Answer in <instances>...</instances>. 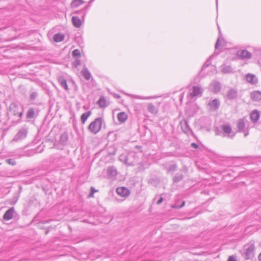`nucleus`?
<instances>
[{"label": "nucleus", "mask_w": 261, "mask_h": 261, "mask_svg": "<svg viewBox=\"0 0 261 261\" xmlns=\"http://www.w3.org/2000/svg\"><path fill=\"white\" fill-rule=\"evenodd\" d=\"M103 122L104 120L102 118H97L89 124L88 129L91 133L96 134L100 130Z\"/></svg>", "instance_id": "obj_1"}, {"label": "nucleus", "mask_w": 261, "mask_h": 261, "mask_svg": "<svg viewBox=\"0 0 261 261\" xmlns=\"http://www.w3.org/2000/svg\"><path fill=\"white\" fill-rule=\"evenodd\" d=\"M255 246L254 244L249 245L245 249L244 258L246 260L251 259L254 257Z\"/></svg>", "instance_id": "obj_2"}, {"label": "nucleus", "mask_w": 261, "mask_h": 261, "mask_svg": "<svg viewBox=\"0 0 261 261\" xmlns=\"http://www.w3.org/2000/svg\"><path fill=\"white\" fill-rule=\"evenodd\" d=\"M28 134V130L25 128L20 129L14 136L13 141L17 142L26 138Z\"/></svg>", "instance_id": "obj_3"}, {"label": "nucleus", "mask_w": 261, "mask_h": 261, "mask_svg": "<svg viewBox=\"0 0 261 261\" xmlns=\"http://www.w3.org/2000/svg\"><path fill=\"white\" fill-rule=\"evenodd\" d=\"M9 111L14 116H18L21 118L23 114L22 111L18 112V107L15 102H11L9 106Z\"/></svg>", "instance_id": "obj_4"}, {"label": "nucleus", "mask_w": 261, "mask_h": 261, "mask_svg": "<svg viewBox=\"0 0 261 261\" xmlns=\"http://www.w3.org/2000/svg\"><path fill=\"white\" fill-rule=\"evenodd\" d=\"M39 111L38 109L34 108H30L28 109L27 114L26 118L29 120L36 118L38 115Z\"/></svg>", "instance_id": "obj_5"}, {"label": "nucleus", "mask_w": 261, "mask_h": 261, "mask_svg": "<svg viewBox=\"0 0 261 261\" xmlns=\"http://www.w3.org/2000/svg\"><path fill=\"white\" fill-rule=\"evenodd\" d=\"M15 214H17V213L15 212L14 207H11L5 213L3 218L5 220L9 221L12 219Z\"/></svg>", "instance_id": "obj_6"}, {"label": "nucleus", "mask_w": 261, "mask_h": 261, "mask_svg": "<svg viewBox=\"0 0 261 261\" xmlns=\"http://www.w3.org/2000/svg\"><path fill=\"white\" fill-rule=\"evenodd\" d=\"M116 191L118 195L122 197H126L130 194V191L124 187L117 188Z\"/></svg>", "instance_id": "obj_7"}, {"label": "nucleus", "mask_w": 261, "mask_h": 261, "mask_svg": "<svg viewBox=\"0 0 261 261\" xmlns=\"http://www.w3.org/2000/svg\"><path fill=\"white\" fill-rule=\"evenodd\" d=\"M246 81L251 85H256L257 83V79L255 75L248 73L245 76Z\"/></svg>", "instance_id": "obj_8"}, {"label": "nucleus", "mask_w": 261, "mask_h": 261, "mask_svg": "<svg viewBox=\"0 0 261 261\" xmlns=\"http://www.w3.org/2000/svg\"><path fill=\"white\" fill-rule=\"evenodd\" d=\"M259 116V113L258 110H254L252 111L250 114L251 122L253 123H257L258 121Z\"/></svg>", "instance_id": "obj_9"}, {"label": "nucleus", "mask_w": 261, "mask_h": 261, "mask_svg": "<svg viewBox=\"0 0 261 261\" xmlns=\"http://www.w3.org/2000/svg\"><path fill=\"white\" fill-rule=\"evenodd\" d=\"M180 125L182 131L185 134H188L190 130V127L187 120H184L180 122Z\"/></svg>", "instance_id": "obj_10"}, {"label": "nucleus", "mask_w": 261, "mask_h": 261, "mask_svg": "<svg viewBox=\"0 0 261 261\" xmlns=\"http://www.w3.org/2000/svg\"><path fill=\"white\" fill-rule=\"evenodd\" d=\"M238 95V91L237 90L231 88L227 91L226 93V98L229 100H232L237 98Z\"/></svg>", "instance_id": "obj_11"}, {"label": "nucleus", "mask_w": 261, "mask_h": 261, "mask_svg": "<svg viewBox=\"0 0 261 261\" xmlns=\"http://www.w3.org/2000/svg\"><path fill=\"white\" fill-rule=\"evenodd\" d=\"M202 93V90L199 86H193V91L190 93V96L192 97H194L197 96L199 95L201 96Z\"/></svg>", "instance_id": "obj_12"}, {"label": "nucleus", "mask_w": 261, "mask_h": 261, "mask_svg": "<svg viewBox=\"0 0 261 261\" xmlns=\"http://www.w3.org/2000/svg\"><path fill=\"white\" fill-rule=\"evenodd\" d=\"M251 99L253 101H258L261 100V92L253 91L250 93Z\"/></svg>", "instance_id": "obj_13"}, {"label": "nucleus", "mask_w": 261, "mask_h": 261, "mask_svg": "<svg viewBox=\"0 0 261 261\" xmlns=\"http://www.w3.org/2000/svg\"><path fill=\"white\" fill-rule=\"evenodd\" d=\"M68 140V134L67 133L64 132V133L61 134L59 143L60 144L63 146H65L67 144Z\"/></svg>", "instance_id": "obj_14"}, {"label": "nucleus", "mask_w": 261, "mask_h": 261, "mask_svg": "<svg viewBox=\"0 0 261 261\" xmlns=\"http://www.w3.org/2000/svg\"><path fill=\"white\" fill-rule=\"evenodd\" d=\"M238 55L241 59H250L251 57V53L245 49L238 52Z\"/></svg>", "instance_id": "obj_15"}, {"label": "nucleus", "mask_w": 261, "mask_h": 261, "mask_svg": "<svg viewBox=\"0 0 261 261\" xmlns=\"http://www.w3.org/2000/svg\"><path fill=\"white\" fill-rule=\"evenodd\" d=\"M58 81L62 88L65 89L67 91H69V88L67 84L66 80L63 76L58 77Z\"/></svg>", "instance_id": "obj_16"}, {"label": "nucleus", "mask_w": 261, "mask_h": 261, "mask_svg": "<svg viewBox=\"0 0 261 261\" xmlns=\"http://www.w3.org/2000/svg\"><path fill=\"white\" fill-rule=\"evenodd\" d=\"M117 172L116 169L114 167L111 166L108 167L107 169V175L110 178H113L115 177L117 175Z\"/></svg>", "instance_id": "obj_17"}, {"label": "nucleus", "mask_w": 261, "mask_h": 261, "mask_svg": "<svg viewBox=\"0 0 261 261\" xmlns=\"http://www.w3.org/2000/svg\"><path fill=\"white\" fill-rule=\"evenodd\" d=\"M117 119L121 123H124L127 119V115L124 112H120L117 114Z\"/></svg>", "instance_id": "obj_18"}, {"label": "nucleus", "mask_w": 261, "mask_h": 261, "mask_svg": "<svg viewBox=\"0 0 261 261\" xmlns=\"http://www.w3.org/2000/svg\"><path fill=\"white\" fill-rule=\"evenodd\" d=\"M208 105L213 110H217L220 106V101L218 99H215L210 102Z\"/></svg>", "instance_id": "obj_19"}, {"label": "nucleus", "mask_w": 261, "mask_h": 261, "mask_svg": "<svg viewBox=\"0 0 261 261\" xmlns=\"http://www.w3.org/2000/svg\"><path fill=\"white\" fill-rule=\"evenodd\" d=\"M71 20L73 25L75 28H79L81 26V20L77 16H72Z\"/></svg>", "instance_id": "obj_20"}, {"label": "nucleus", "mask_w": 261, "mask_h": 261, "mask_svg": "<svg viewBox=\"0 0 261 261\" xmlns=\"http://www.w3.org/2000/svg\"><path fill=\"white\" fill-rule=\"evenodd\" d=\"M81 73L85 78V79L87 81L89 80L91 77V74L90 72L86 67H84L82 69V70L81 71Z\"/></svg>", "instance_id": "obj_21"}, {"label": "nucleus", "mask_w": 261, "mask_h": 261, "mask_svg": "<svg viewBox=\"0 0 261 261\" xmlns=\"http://www.w3.org/2000/svg\"><path fill=\"white\" fill-rule=\"evenodd\" d=\"M147 110L148 112L153 114H156L158 112V109L152 103L148 104Z\"/></svg>", "instance_id": "obj_22"}, {"label": "nucleus", "mask_w": 261, "mask_h": 261, "mask_svg": "<svg viewBox=\"0 0 261 261\" xmlns=\"http://www.w3.org/2000/svg\"><path fill=\"white\" fill-rule=\"evenodd\" d=\"M65 35L60 33L56 34L53 36V40L56 42H61L64 40Z\"/></svg>", "instance_id": "obj_23"}, {"label": "nucleus", "mask_w": 261, "mask_h": 261, "mask_svg": "<svg viewBox=\"0 0 261 261\" xmlns=\"http://www.w3.org/2000/svg\"><path fill=\"white\" fill-rule=\"evenodd\" d=\"M85 2L83 0H72L70 4V7L72 8H75L83 4Z\"/></svg>", "instance_id": "obj_24"}, {"label": "nucleus", "mask_w": 261, "mask_h": 261, "mask_svg": "<svg viewBox=\"0 0 261 261\" xmlns=\"http://www.w3.org/2000/svg\"><path fill=\"white\" fill-rule=\"evenodd\" d=\"M221 128L223 132L227 134H229L232 132V128L229 124H223L221 126Z\"/></svg>", "instance_id": "obj_25"}, {"label": "nucleus", "mask_w": 261, "mask_h": 261, "mask_svg": "<svg viewBox=\"0 0 261 261\" xmlns=\"http://www.w3.org/2000/svg\"><path fill=\"white\" fill-rule=\"evenodd\" d=\"M245 124L243 119H239L237 122V126L239 132H243L244 130Z\"/></svg>", "instance_id": "obj_26"}, {"label": "nucleus", "mask_w": 261, "mask_h": 261, "mask_svg": "<svg viewBox=\"0 0 261 261\" xmlns=\"http://www.w3.org/2000/svg\"><path fill=\"white\" fill-rule=\"evenodd\" d=\"M106 102L107 101L106 98L103 96H101L97 101V103L98 105L100 108H104L107 107Z\"/></svg>", "instance_id": "obj_27"}, {"label": "nucleus", "mask_w": 261, "mask_h": 261, "mask_svg": "<svg viewBox=\"0 0 261 261\" xmlns=\"http://www.w3.org/2000/svg\"><path fill=\"white\" fill-rule=\"evenodd\" d=\"M91 112L88 111L83 113L81 116V121L82 124H84L88 119V118L91 115Z\"/></svg>", "instance_id": "obj_28"}, {"label": "nucleus", "mask_w": 261, "mask_h": 261, "mask_svg": "<svg viewBox=\"0 0 261 261\" xmlns=\"http://www.w3.org/2000/svg\"><path fill=\"white\" fill-rule=\"evenodd\" d=\"M222 72L223 73H230L232 72V69L230 66L223 65L222 66Z\"/></svg>", "instance_id": "obj_29"}, {"label": "nucleus", "mask_w": 261, "mask_h": 261, "mask_svg": "<svg viewBox=\"0 0 261 261\" xmlns=\"http://www.w3.org/2000/svg\"><path fill=\"white\" fill-rule=\"evenodd\" d=\"M184 178V176L182 173H177L173 178L174 183H178L180 181L182 180Z\"/></svg>", "instance_id": "obj_30"}, {"label": "nucleus", "mask_w": 261, "mask_h": 261, "mask_svg": "<svg viewBox=\"0 0 261 261\" xmlns=\"http://www.w3.org/2000/svg\"><path fill=\"white\" fill-rule=\"evenodd\" d=\"M213 88L215 92H218L221 90V84L218 82H215L213 84Z\"/></svg>", "instance_id": "obj_31"}, {"label": "nucleus", "mask_w": 261, "mask_h": 261, "mask_svg": "<svg viewBox=\"0 0 261 261\" xmlns=\"http://www.w3.org/2000/svg\"><path fill=\"white\" fill-rule=\"evenodd\" d=\"M38 94L37 92L34 91L33 90L30 91V99L31 100L33 101L36 99V98L38 97Z\"/></svg>", "instance_id": "obj_32"}, {"label": "nucleus", "mask_w": 261, "mask_h": 261, "mask_svg": "<svg viewBox=\"0 0 261 261\" xmlns=\"http://www.w3.org/2000/svg\"><path fill=\"white\" fill-rule=\"evenodd\" d=\"M72 55L73 57L80 58L81 57V53L79 49H76L72 51Z\"/></svg>", "instance_id": "obj_33"}, {"label": "nucleus", "mask_w": 261, "mask_h": 261, "mask_svg": "<svg viewBox=\"0 0 261 261\" xmlns=\"http://www.w3.org/2000/svg\"><path fill=\"white\" fill-rule=\"evenodd\" d=\"M177 169V165L176 164H172L169 166L168 168V172L175 171Z\"/></svg>", "instance_id": "obj_34"}, {"label": "nucleus", "mask_w": 261, "mask_h": 261, "mask_svg": "<svg viewBox=\"0 0 261 261\" xmlns=\"http://www.w3.org/2000/svg\"><path fill=\"white\" fill-rule=\"evenodd\" d=\"M222 41H224V39L222 38H221V36H220V37H219L218 38V39H217V40L216 41V43L215 44V49H218L219 48V43H220V42H222Z\"/></svg>", "instance_id": "obj_35"}, {"label": "nucleus", "mask_w": 261, "mask_h": 261, "mask_svg": "<svg viewBox=\"0 0 261 261\" xmlns=\"http://www.w3.org/2000/svg\"><path fill=\"white\" fill-rule=\"evenodd\" d=\"M211 58V57H210L209 59H208L206 60V61L204 63V64H203V66L201 68V71L210 66V60Z\"/></svg>", "instance_id": "obj_36"}, {"label": "nucleus", "mask_w": 261, "mask_h": 261, "mask_svg": "<svg viewBox=\"0 0 261 261\" xmlns=\"http://www.w3.org/2000/svg\"><path fill=\"white\" fill-rule=\"evenodd\" d=\"M74 14H77L82 13L83 14V17H84L85 16V15L86 14V12L85 11L84 9L83 8L81 10L75 11L74 12Z\"/></svg>", "instance_id": "obj_37"}, {"label": "nucleus", "mask_w": 261, "mask_h": 261, "mask_svg": "<svg viewBox=\"0 0 261 261\" xmlns=\"http://www.w3.org/2000/svg\"><path fill=\"white\" fill-rule=\"evenodd\" d=\"M81 64V61L79 59H76L73 63V66L76 68Z\"/></svg>", "instance_id": "obj_38"}, {"label": "nucleus", "mask_w": 261, "mask_h": 261, "mask_svg": "<svg viewBox=\"0 0 261 261\" xmlns=\"http://www.w3.org/2000/svg\"><path fill=\"white\" fill-rule=\"evenodd\" d=\"M7 163L10 165H15L16 164L15 161L12 159H9L6 160Z\"/></svg>", "instance_id": "obj_39"}, {"label": "nucleus", "mask_w": 261, "mask_h": 261, "mask_svg": "<svg viewBox=\"0 0 261 261\" xmlns=\"http://www.w3.org/2000/svg\"><path fill=\"white\" fill-rule=\"evenodd\" d=\"M97 191H97V190H95V189L93 187H91V192H90V194H89V196H90V197H92V196H93V194H94V193L95 192H97Z\"/></svg>", "instance_id": "obj_40"}, {"label": "nucleus", "mask_w": 261, "mask_h": 261, "mask_svg": "<svg viewBox=\"0 0 261 261\" xmlns=\"http://www.w3.org/2000/svg\"><path fill=\"white\" fill-rule=\"evenodd\" d=\"M94 1V0H90L88 4V5H87L86 6H85L84 9L85 10V11H87L88 9L89 8V7H90L91 6V4Z\"/></svg>", "instance_id": "obj_41"}, {"label": "nucleus", "mask_w": 261, "mask_h": 261, "mask_svg": "<svg viewBox=\"0 0 261 261\" xmlns=\"http://www.w3.org/2000/svg\"><path fill=\"white\" fill-rule=\"evenodd\" d=\"M185 202L183 201L182 202V203H181V204L180 205L177 206V205L175 204L174 205L172 206V207L180 208L182 207L185 205Z\"/></svg>", "instance_id": "obj_42"}, {"label": "nucleus", "mask_w": 261, "mask_h": 261, "mask_svg": "<svg viewBox=\"0 0 261 261\" xmlns=\"http://www.w3.org/2000/svg\"><path fill=\"white\" fill-rule=\"evenodd\" d=\"M164 200V198L162 197H160L159 199L156 201V203L158 205L160 204Z\"/></svg>", "instance_id": "obj_43"}, {"label": "nucleus", "mask_w": 261, "mask_h": 261, "mask_svg": "<svg viewBox=\"0 0 261 261\" xmlns=\"http://www.w3.org/2000/svg\"><path fill=\"white\" fill-rule=\"evenodd\" d=\"M191 146L195 149H197L199 147L198 145L195 143H192L191 144Z\"/></svg>", "instance_id": "obj_44"}, {"label": "nucleus", "mask_w": 261, "mask_h": 261, "mask_svg": "<svg viewBox=\"0 0 261 261\" xmlns=\"http://www.w3.org/2000/svg\"><path fill=\"white\" fill-rule=\"evenodd\" d=\"M227 261H237L235 257H234L233 256H230L229 257Z\"/></svg>", "instance_id": "obj_45"}, {"label": "nucleus", "mask_w": 261, "mask_h": 261, "mask_svg": "<svg viewBox=\"0 0 261 261\" xmlns=\"http://www.w3.org/2000/svg\"><path fill=\"white\" fill-rule=\"evenodd\" d=\"M125 162L126 164H127L128 165H129V166H132V165H133V164L128 162V161H127V157L125 158Z\"/></svg>", "instance_id": "obj_46"}, {"label": "nucleus", "mask_w": 261, "mask_h": 261, "mask_svg": "<svg viewBox=\"0 0 261 261\" xmlns=\"http://www.w3.org/2000/svg\"><path fill=\"white\" fill-rule=\"evenodd\" d=\"M17 199H15L13 202H11L10 203L11 204H15L16 202H17Z\"/></svg>", "instance_id": "obj_47"}, {"label": "nucleus", "mask_w": 261, "mask_h": 261, "mask_svg": "<svg viewBox=\"0 0 261 261\" xmlns=\"http://www.w3.org/2000/svg\"><path fill=\"white\" fill-rule=\"evenodd\" d=\"M258 259L259 261H261V253L258 255Z\"/></svg>", "instance_id": "obj_48"}, {"label": "nucleus", "mask_w": 261, "mask_h": 261, "mask_svg": "<svg viewBox=\"0 0 261 261\" xmlns=\"http://www.w3.org/2000/svg\"><path fill=\"white\" fill-rule=\"evenodd\" d=\"M153 180V179H150L149 180V181H148L149 183H152V181Z\"/></svg>", "instance_id": "obj_49"}, {"label": "nucleus", "mask_w": 261, "mask_h": 261, "mask_svg": "<svg viewBox=\"0 0 261 261\" xmlns=\"http://www.w3.org/2000/svg\"><path fill=\"white\" fill-rule=\"evenodd\" d=\"M248 132H247V133H245V135H244L245 137L247 136V135H248Z\"/></svg>", "instance_id": "obj_50"}, {"label": "nucleus", "mask_w": 261, "mask_h": 261, "mask_svg": "<svg viewBox=\"0 0 261 261\" xmlns=\"http://www.w3.org/2000/svg\"><path fill=\"white\" fill-rule=\"evenodd\" d=\"M116 97H117V98H119V97H120V96H119V95H118V94H117V95H116Z\"/></svg>", "instance_id": "obj_51"}, {"label": "nucleus", "mask_w": 261, "mask_h": 261, "mask_svg": "<svg viewBox=\"0 0 261 261\" xmlns=\"http://www.w3.org/2000/svg\"><path fill=\"white\" fill-rule=\"evenodd\" d=\"M219 34H221V32H220V30H219Z\"/></svg>", "instance_id": "obj_52"}]
</instances>
